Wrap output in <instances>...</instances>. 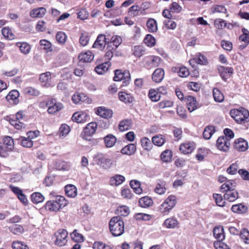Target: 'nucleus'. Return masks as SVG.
<instances>
[{"instance_id": "nucleus-1", "label": "nucleus", "mask_w": 249, "mask_h": 249, "mask_svg": "<svg viewBox=\"0 0 249 249\" xmlns=\"http://www.w3.org/2000/svg\"><path fill=\"white\" fill-rule=\"evenodd\" d=\"M235 183L233 180L226 181L220 187L222 192H225L224 195L225 200L229 202H233L238 198V193L235 190Z\"/></svg>"}, {"instance_id": "nucleus-2", "label": "nucleus", "mask_w": 249, "mask_h": 249, "mask_svg": "<svg viewBox=\"0 0 249 249\" xmlns=\"http://www.w3.org/2000/svg\"><path fill=\"white\" fill-rule=\"evenodd\" d=\"M109 228L114 236L122 235L124 232V222L122 217L117 216L111 218L109 222Z\"/></svg>"}, {"instance_id": "nucleus-3", "label": "nucleus", "mask_w": 249, "mask_h": 249, "mask_svg": "<svg viewBox=\"0 0 249 249\" xmlns=\"http://www.w3.org/2000/svg\"><path fill=\"white\" fill-rule=\"evenodd\" d=\"M177 203L175 196L170 195L159 207V211L163 215H168Z\"/></svg>"}, {"instance_id": "nucleus-4", "label": "nucleus", "mask_w": 249, "mask_h": 249, "mask_svg": "<svg viewBox=\"0 0 249 249\" xmlns=\"http://www.w3.org/2000/svg\"><path fill=\"white\" fill-rule=\"evenodd\" d=\"M230 115L238 123H244L249 121V112L243 107L231 110Z\"/></svg>"}, {"instance_id": "nucleus-5", "label": "nucleus", "mask_w": 249, "mask_h": 249, "mask_svg": "<svg viewBox=\"0 0 249 249\" xmlns=\"http://www.w3.org/2000/svg\"><path fill=\"white\" fill-rule=\"evenodd\" d=\"M68 233L65 229H59L54 233L53 238L55 245L59 247L65 246L67 242Z\"/></svg>"}, {"instance_id": "nucleus-6", "label": "nucleus", "mask_w": 249, "mask_h": 249, "mask_svg": "<svg viewBox=\"0 0 249 249\" xmlns=\"http://www.w3.org/2000/svg\"><path fill=\"white\" fill-rule=\"evenodd\" d=\"M23 111H19L15 115L7 117V120H8L10 124L14 126L16 129L19 130L23 127H24V124L21 122V120L23 119Z\"/></svg>"}, {"instance_id": "nucleus-7", "label": "nucleus", "mask_w": 249, "mask_h": 249, "mask_svg": "<svg viewBox=\"0 0 249 249\" xmlns=\"http://www.w3.org/2000/svg\"><path fill=\"white\" fill-rule=\"evenodd\" d=\"M115 81H123V85L126 86L130 80V74L128 71H122L117 70L115 71V76L113 78Z\"/></svg>"}, {"instance_id": "nucleus-8", "label": "nucleus", "mask_w": 249, "mask_h": 249, "mask_svg": "<svg viewBox=\"0 0 249 249\" xmlns=\"http://www.w3.org/2000/svg\"><path fill=\"white\" fill-rule=\"evenodd\" d=\"M97 126L96 123L91 122L89 123L81 133V137L85 140H88L89 137L92 136L95 133Z\"/></svg>"}, {"instance_id": "nucleus-9", "label": "nucleus", "mask_w": 249, "mask_h": 249, "mask_svg": "<svg viewBox=\"0 0 249 249\" xmlns=\"http://www.w3.org/2000/svg\"><path fill=\"white\" fill-rule=\"evenodd\" d=\"M109 41V39L107 38L105 35L100 34L98 36L93 44L92 48L102 50L105 48L107 43Z\"/></svg>"}, {"instance_id": "nucleus-10", "label": "nucleus", "mask_w": 249, "mask_h": 249, "mask_svg": "<svg viewBox=\"0 0 249 249\" xmlns=\"http://www.w3.org/2000/svg\"><path fill=\"white\" fill-rule=\"evenodd\" d=\"M95 158L96 159L97 164L104 169H109L112 164L111 160L107 158L103 154H98L95 156Z\"/></svg>"}, {"instance_id": "nucleus-11", "label": "nucleus", "mask_w": 249, "mask_h": 249, "mask_svg": "<svg viewBox=\"0 0 249 249\" xmlns=\"http://www.w3.org/2000/svg\"><path fill=\"white\" fill-rule=\"evenodd\" d=\"M231 145L230 142L227 138L224 136L219 137L216 141V146L221 151L227 152Z\"/></svg>"}, {"instance_id": "nucleus-12", "label": "nucleus", "mask_w": 249, "mask_h": 249, "mask_svg": "<svg viewBox=\"0 0 249 249\" xmlns=\"http://www.w3.org/2000/svg\"><path fill=\"white\" fill-rule=\"evenodd\" d=\"M185 102L188 110L192 112L196 109L198 106V103L196 98L193 96H187L184 98Z\"/></svg>"}, {"instance_id": "nucleus-13", "label": "nucleus", "mask_w": 249, "mask_h": 249, "mask_svg": "<svg viewBox=\"0 0 249 249\" xmlns=\"http://www.w3.org/2000/svg\"><path fill=\"white\" fill-rule=\"evenodd\" d=\"M95 113L102 118L108 119L112 117L113 112L104 107H99L96 109Z\"/></svg>"}, {"instance_id": "nucleus-14", "label": "nucleus", "mask_w": 249, "mask_h": 249, "mask_svg": "<svg viewBox=\"0 0 249 249\" xmlns=\"http://www.w3.org/2000/svg\"><path fill=\"white\" fill-rule=\"evenodd\" d=\"M51 79V73L50 72H46L40 75L39 81L43 87L48 88L53 86Z\"/></svg>"}, {"instance_id": "nucleus-15", "label": "nucleus", "mask_w": 249, "mask_h": 249, "mask_svg": "<svg viewBox=\"0 0 249 249\" xmlns=\"http://www.w3.org/2000/svg\"><path fill=\"white\" fill-rule=\"evenodd\" d=\"M218 70L222 79L225 81L228 78V74H232L233 72V69L232 67H224L223 66H219Z\"/></svg>"}, {"instance_id": "nucleus-16", "label": "nucleus", "mask_w": 249, "mask_h": 249, "mask_svg": "<svg viewBox=\"0 0 249 249\" xmlns=\"http://www.w3.org/2000/svg\"><path fill=\"white\" fill-rule=\"evenodd\" d=\"M94 58L91 52L88 51L85 52H82L79 54V66L81 65L80 63H89Z\"/></svg>"}, {"instance_id": "nucleus-17", "label": "nucleus", "mask_w": 249, "mask_h": 249, "mask_svg": "<svg viewBox=\"0 0 249 249\" xmlns=\"http://www.w3.org/2000/svg\"><path fill=\"white\" fill-rule=\"evenodd\" d=\"M234 147L239 151H245L248 148V142L242 138L238 139L234 141Z\"/></svg>"}, {"instance_id": "nucleus-18", "label": "nucleus", "mask_w": 249, "mask_h": 249, "mask_svg": "<svg viewBox=\"0 0 249 249\" xmlns=\"http://www.w3.org/2000/svg\"><path fill=\"white\" fill-rule=\"evenodd\" d=\"M179 222L175 217H171L166 219L162 226L168 229H175L178 227Z\"/></svg>"}, {"instance_id": "nucleus-19", "label": "nucleus", "mask_w": 249, "mask_h": 249, "mask_svg": "<svg viewBox=\"0 0 249 249\" xmlns=\"http://www.w3.org/2000/svg\"><path fill=\"white\" fill-rule=\"evenodd\" d=\"M63 107V105L60 103H56L55 100H51L50 105H49L48 112L49 114H54Z\"/></svg>"}, {"instance_id": "nucleus-20", "label": "nucleus", "mask_w": 249, "mask_h": 249, "mask_svg": "<svg viewBox=\"0 0 249 249\" xmlns=\"http://www.w3.org/2000/svg\"><path fill=\"white\" fill-rule=\"evenodd\" d=\"M190 65H194L195 63L200 65H206L208 63L207 59L205 56L200 53H197L195 57L189 61Z\"/></svg>"}, {"instance_id": "nucleus-21", "label": "nucleus", "mask_w": 249, "mask_h": 249, "mask_svg": "<svg viewBox=\"0 0 249 249\" xmlns=\"http://www.w3.org/2000/svg\"><path fill=\"white\" fill-rule=\"evenodd\" d=\"M164 76V71L161 68H158L155 70L152 75V80L156 83L160 82Z\"/></svg>"}, {"instance_id": "nucleus-22", "label": "nucleus", "mask_w": 249, "mask_h": 249, "mask_svg": "<svg viewBox=\"0 0 249 249\" xmlns=\"http://www.w3.org/2000/svg\"><path fill=\"white\" fill-rule=\"evenodd\" d=\"M195 149V143L194 142H187L182 143L180 145L179 150L184 154H188L193 152Z\"/></svg>"}, {"instance_id": "nucleus-23", "label": "nucleus", "mask_w": 249, "mask_h": 249, "mask_svg": "<svg viewBox=\"0 0 249 249\" xmlns=\"http://www.w3.org/2000/svg\"><path fill=\"white\" fill-rule=\"evenodd\" d=\"M213 234L214 237L219 241L225 239V234L223 227L221 226H216L213 230Z\"/></svg>"}, {"instance_id": "nucleus-24", "label": "nucleus", "mask_w": 249, "mask_h": 249, "mask_svg": "<svg viewBox=\"0 0 249 249\" xmlns=\"http://www.w3.org/2000/svg\"><path fill=\"white\" fill-rule=\"evenodd\" d=\"M46 13V10L44 7H39L32 10L30 12V16L33 18H41Z\"/></svg>"}, {"instance_id": "nucleus-25", "label": "nucleus", "mask_w": 249, "mask_h": 249, "mask_svg": "<svg viewBox=\"0 0 249 249\" xmlns=\"http://www.w3.org/2000/svg\"><path fill=\"white\" fill-rule=\"evenodd\" d=\"M124 181V177L117 174L110 178L109 183L111 186H117L122 184Z\"/></svg>"}, {"instance_id": "nucleus-26", "label": "nucleus", "mask_w": 249, "mask_h": 249, "mask_svg": "<svg viewBox=\"0 0 249 249\" xmlns=\"http://www.w3.org/2000/svg\"><path fill=\"white\" fill-rule=\"evenodd\" d=\"M66 195L70 197H74L77 195V188L72 184H68L65 186Z\"/></svg>"}, {"instance_id": "nucleus-27", "label": "nucleus", "mask_w": 249, "mask_h": 249, "mask_svg": "<svg viewBox=\"0 0 249 249\" xmlns=\"http://www.w3.org/2000/svg\"><path fill=\"white\" fill-rule=\"evenodd\" d=\"M165 185V181L162 180H158L156 186L154 189L155 192L160 195L164 194L166 191Z\"/></svg>"}, {"instance_id": "nucleus-28", "label": "nucleus", "mask_w": 249, "mask_h": 249, "mask_svg": "<svg viewBox=\"0 0 249 249\" xmlns=\"http://www.w3.org/2000/svg\"><path fill=\"white\" fill-rule=\"evenodd\" d=\"M19 95V93L18 90H13L6 96V99L11 103L16 104L18 102V98Z\"/></svg>"}, {"instance_id": "nucleus-29", "label": "nucleus", "mask_w": 249, "mask_h": 249, "mask_svg": "<svg viewBox=\"0 0 249 249\" xmlns=\"http://www.w3.org/2000/svg\"><path fill=\"white\" fill-rule=\"evenodd\" d=\"M136 150V146L134 143L128 144L122 149L121 152L123 154L132 155L134 154Z\"/></svg>"}, {"instance_id": "nucleus-30", "label": "nucleus", "mask_w": 249, "mask_h": 249, "mask_svg": "<svg viewBox=\"0 0 249 249\" xmlns=\"http://www.w3.org/2000/svg\"><path fill=\"white\" fill-rule=\"evenodd\" d=\"M16 46L19 48L20 52L24 54H27L31 51V46L25 42H19L16 43Z\"/></svg>"}, {"instance_id": "nucleus-31", "label": "nucleus", "mask_w": 249, "mask_h": 249, "mask_svg": "<svg viewBox=\"0 0 249 249\" xmlns=\"http://www.w3.org/2000/svg\"><path fill=\"white\" fill-rule=\"evenodd\" d=\"M160 58L159 56H151L147 58L146 65L150 68L156 67L159 65Z\"/></svg>"}, {"instance_id": "nucleus-32", "label": "nucleus", "mask_w": 249, "mask_h": 249, "mask_svg": "<svg viewBox=\"0 0 249 249\" xmlns=\"http://www.w3.org/2000/svg\"><path fill=\"white\" fill-rule=\"evenodd\" d=\"M116 140V138L112 134H108L104 138L106 146L108 148L113 146Z\"/></svg>"}, {"instance_id": "nucleus-33", "label": "nucleus", "mask_w": 249, "mask_h": 249, "mask_svg": "<svg viewBox=\"0 0 249 249\" xmlns=\"http://www.w3.org/2000/svg\"><path fill=\"white\" fill-rule=\"evenodd\" d=\"M119 98L122 102L127 104L131 103L133 101V97L129 93L121 91L119 92Z\"/></svg>"}, {"instance_id": "nucleus-34", "label": "nucleus", "mask_w": 249, "mask_h": 249, "mask_svg": "<svg viewBox=\"0 0 249 249\" xmlns=\"http://www.w3.org/2000/svg\"><path fill=\"white\" fill-rule=\"evenodd\" d=\"M215 132V127L213 125L206 126L203 133V137L205 140H209Z\"/></svg>"}, {"instance_id": "nucleus-35", "label": "nucleus", "mask_w": 249, "mask_h": 249, "mask_svg": "<svg viewBox=\"0 0 249 249\" xmlns=\"http://www.w3.org/2000/svg\"><path fill=\"white\" fill-rule=\"evenodd\" d=\"M146 26L148 31L150 33H155L158 30L157 23L154 18H150L147 20Z\"/></svg>"}, {"instance_id": "nucleus-36", "label": "nucleus", "mask_w": 249, "mask_h": 249, "mask_svg": "<svg viewBox=\"0 0 249 249\" xmlns=\"http://www.w3.org/2000/svg\"><path fill=\"white\" fill-rule=\"evenodd\" d=\"M44 207L46 210L51 212H57L60 210L54 199L48 201L46 203Z\"/></svg>"}, {"instance_id": "nucleus-37", "label": "nucleus", "mask_w": 249, "mask_h": 249, "mask_svg": "<svg viewBox=\"0 0 249 249\" xmlns=\"http://www.w3.org/2000/svg\"><path fill=\"white\" fill-rule=\"evenodd\" d=\"M110 64L108 61L99 65L95 68V71L99 74H103L106 72Z\"/></svg>"}, {"instance_id": "nucleus-38", "label": "nucleus", "mask_w": 249, "mask_h": 249, "mask_svg": "<svg viewBox=\"0 0 249 249\" xmlns=\"http://www.w3.org/2000/svg\"><path fill=\"white\" fill-rule=\"evenodd\" d=\"M139 203L141 207L147 208L152 206L153 202L150 197L146 196L140 198Z\"/></svg>"}, {"instance_id": "nucleus-39", "label": "nucleus", "mask_w": 249, "mask_h": 249, "mask_svg": "<svg viewBox=\"0 0 249 249\" xmlns=\"http://www.w3.org/2000/svg\"><path fill=\"white\" fill-rule=\"evenodd\" d=\"M213 97L215 102H222L224 100V96L221 91L217 88H214L213 90Z\"/></svg>"}, {"instance_id": "nucleus-40", "label": "nucleus", "mask_w": 249, "mask_h": 249, "mask_svg": "<svg viewBox=\"0 0 249 249\" xmlns=\"http://www.w3.org/2000/svg\"><path fill=\"white\" fill-rule=\"evenodd\" d=\"M141 143L142 147L145 150L149 151L153 147V142L147 137L142 138L141 140Z\"/></svg>"}, {"instance_id": "nucleus-41", "label": "nucleus", "mask_w": 249, "mask_h": 249, "mask_svg": "<svg viewBox=\"0 0 249 249\" xmlns=\"http://www.w3.org/2000/svg\"><path fill=\"white\" fill-rule=\"evenodd\" d=\"M54 167L58 170H68L70 168V165L64 161L59 160L55 161Z\"/></svg>"}, {"instance_id": "nucleus-42", "label": "nucleus", "mask_w": 249, "mask_h": 249, "mask_svg": "<svg viewBox=\"0 0 249 249\" xmlns=\"http://www.w3.org/2000/svg\"><path fill=\"white\" fill-rule=\"evenodd\" d=\"M32 201L35 204L42 202L45 199L44 196L39 192H35L32 194L31 196Z\"/></svg>"}, {"instance_id": "nucleus-43", "label": "nucleus", "mask_w": 249, "mask_h": 249, "mask_svg": "<svg viewBox=\"0 0 249 249\" xmlns=\"http://www.w3.org/2000/svg\"><path fill=\"white\" fill-rule=\"evenodd\" d=\"M153 144L158 146H162L165 142L164 137L162 135H158L154 136L152 139Z\"/></svg>"}, {"instance_id": "nucleus-44", "label": "nucleus", "mask_w": 249, "mask_h": 249, "mask_svg": "<svg viewBox=\"0 0 249 249\" xmlns=\"http://www.w3.org/2000/svg\"><path fill=\"white\" fill-rule=\"evenodd\" d=\"M213 196L218 206L223 207L226 206V202L221 194H213Z\"/></svg>"}, {"instance_id": "nucleus-45", "label": "nucleus", "mask_w": 249, "mask_h": 249, "mask_svg": "<svg viewBox=\"0 0 249 249\" xmlns=\"http://www.w3.org/2000/svg\"><path fill=\"white\" fill-rule=\"evenodd\" d=\"M54 200L57 204L59 209L64 208L68 204L67 200L63 196H56Z\"/></svg>"}, {"instance_id": "nucleus-46", "label": "nucleus", "mask_w": 249, "mask_h": 249, "mask_svg": "<svg viewBox=\"0 0 249 249\" xmlns=\"http://www.w3.org/2000/svg\"><path fill=\"white\" fill-rule=\"evenodd\" d=\"M130 185L134 191L137 194L142 193V189L141 188V183L136 180H132L130 182Z\"/></svg>"}, {"instance_id": "nucleus-47", "label": "nucleus", "mask_w": 249, "mask_h": 249, "mask_svg": "<svg viewBox=\"0 0 249 249\" xmlns=\"http://www.w3.org/2000/svg\"><path fill=\"white\" fill-rule=\"evenodd\" d=\"M3 145H5L8 150H9L10 151L14 148V141L12 137L9 136L5 137L3 139V142L2 143Z\"/></svg>"}, {"instance_id": "nucleus-48", "label": "nucleus", "mask_w": 249, "mask_h": 249, "mask_svg": "<svg viewBox=\"0 0 249 249\" xmlns=\"http://www.w3.org/2000/svg\"><path fill=\"white\" fill-rule=\"evenodd\" d=\"M241 240L245 244H249V231L247 229H242L239 234Z\"/></svg>"}, {"instance_id": "nucleus-49", "label": "nucleus", "mask_w": 249, "mask_h": 249, "mask_svg": "<svg viewBox=\"0 0 249 249\" xmlns=\"http://www.w3.org/2000/svg\"><path fill=\"white\" fill-rule=\"evenodd\" d=\"M1 32L4 37L7 38L10 40H12L14 38L15 36L13 33L12 30L9 27H4L1 30Z\"/></svg>"}, {"instance_id": "nucleus-50", "label": "nucleus", "mask_w": 249, "mask_h": 249, "mask_svg": "<svg viewBox=\"0 0 249 249\" xmlns=\"http://www.w3.org/2000/svg\"><path fill=\"white\" fill-rule=\"evenodd\" d=\"M11 232L15 234H20L24 231V228L22 226L18 224L13 225L9 227Z\"/></svg>"}, {"instance_id": "nucleus-51", "label": "nucleus", "mask_w": 249, "mask_h": 249, "mask_svg": "<svg viewBox=\"0 0 249 249\" xmlns=\"http://www.w3.org/2000/svg\"><path fill=\"white\" fill-rule=\"evenodd\" d=\"M172 157V152L170 150H165L160 155V159L164 162H169Z\"/></svg>"}, {"instance_id": "nucleus-52", "label": "nucleus", "mask_w": 249, "mask_h": 249, "mask_svg": "<svg viewBox=\"0 0 249 249\" xmlns=\"http://www.w3.org/2000/svg\"><path fill=\"white\" fill-rule=\"evenodd\" d=\"M70 127L66 124L61 125L59 128V137L60 138L66 136L70 131Z\"/></svg>"}, {"instance_id": "nucleus-53", "label": "nucleus", "mask_w": 249, "mask_h": 249, "mask_svg": "<svg viewBox=\"0 0 249 249\" xmlns=\"http://www.w3.org/2000/svg\"><path fill=\"white\" fill-rule=\"evenodd\" d=\"M20 140V144L24 147L30 148L33 145V141L29 138L20 137L19 139Z\"/></svg>"}, {"instance_id": "nucleus-54", "label": "nucleus", "mask_w": 249, "mask_h": 249, "mask_svg": "<svg viewBox=\"0 0 249 249\" xmlns=\"http://www.w3.org/2000/svg\"><path fill=\"white\" fill-rule=\"evenodd\" d=\"M90 36L87 33H82L79 39V42L81 45L84 47L89 43Z\"/></svg>"}, {"instance_id": "nucleus-55", "label": "nucleus", "mask_w": 249, "mask_h": 249, "mask_svg": "<svg viewBox=\"0 0 249 249\" xmlns=\"http://www.w3.org/2000/svg\"><path fill=\"white\" fill-rule=\"evenodd\" d=\"M144 43L149 47H153L156 44V40L153 36L148 34L144 39Z\"/></svg>"}, {"instance_id": "nucleus-56", "label": "nucleus", "mask_w": 249, "mask_h": 249, "mask_svg": "<svg viewBox=\"0 0 249 249\" xmlns=\"http://www.w3.org/2000/svg\"><path fill=\"white\" fill-rule=\"evenodd\" d=\"M148 97L153 102L158 101L160 98V96L158 92L154 89H151L148 93Z\"/></svg>"}, {"instance_id": "nucleus-57", "label": "nucleus", "mask_w": 249, "mask_h": 249, "mask_svg": "<svg viewBox=\"0 0 249 249\" xmlns=\"http://www.w3.org/2000/svg\"><path fill=\"white\" fill-rule=\"evenodd\" d=\"M116 213L122 216H126L129 213V209L127 206H121L117 208Z\"/></svg>"}, {"instance_id": "nucleus-58", "label": "nucleus", "mask_w": 249, "mask_h": 249, "mask_svg": "<svg viewBox=\"0 0 249 249\" xmlns=\"http://www.w3.org/2000/svg\"><path fill=\"white\" fill-rule=\"evenodd\" d=\"M13 249H28L27 245L24 242L20 241H15L12 243Z\"/></svg>"}, {"instance_id": "nucleus-59", "label": "nucleus", "mask_w": 249, "mask_h": 249, "mask_svg": "<svg viewBox=\"0 0 249 249\" xmlns=\"http://www.w3.org/2000/svg\"><path fill=\"white\" fill-rule=\"evenodd\" d=\"M246 210L245 206L242 204L240 203L232 205L231 208V210L234 213H242Z\"/></svg>"}, {"instance_id": "nucleus-60", "label": "nucleus", "mask_w": 249, "mask_h": 249, "mask_svg": "<svg viewBox=\"0 0 249 249\" xmlns=\"http://www.w3.org/2000/svg\"><path fill=\"white\" fill-rule=\"evenodd\" d=\"M214 25L218 29H222L226 27V21L221 18H217L214 20Z\"/></svg>"}, {"instance_id": "nucleus-61", "label": "nucleus", "mask_w": 249, "mask_h": 249, "mask_svg": "<svg viewBox=\"0 0 249 249\" xmlns=\"http://www.w3.org/2000/svg\"><path fill=\"white\" fill-rule=\"evenodd\" d=\"M176 71L180 77H186L189 74V72L187 68L185 67H182L179 68H175Z\"/></svg>"}, {"instance_id": "nucleus-62", "label": "nucleus", "mask_w": 249, "mask_h": 249, "mask_svg": "<svg viewBox=\"0 0 249 249\" xmlns=\"http://www.w3.org/2000/svg\"><path fill=\"white\" fill-rule=\"evenodd\" d=\"M242 31L243 34L239 36V40L247 44L249 43V31L245 28H243Z\"/></svg>"}, {"instance_id": "nucleus-63", "label": "nucleus", "mask_w": 249, "mask_h": 249, "mask_svg": "<svg viewBox=\"0 0 249 249\" xmlns=\"http://www.w3.org/2000/svg\"><path fill=\"white\" fill-rule=\"evenodd\" d=\"M133 54L136 57H140L144 52L143 47L141 46H135L132 49Z\"/></svg>"}, {"instance_id": "nucleus-64", "label": "nucleus", "mask_w": 249, "mask_h": 249, "mask_svg": "<svg viewBox=\"0 0 249 249\" xmlns=\"http://www.w3.org/2000/svg\"><path fill=\"white\" fill-rule=\"evenodd\" d=\"M94 249H112V248L108 245L101 242H95L93 245Z\"/></svg>"}]
</instances>
